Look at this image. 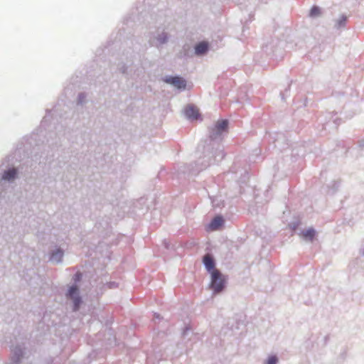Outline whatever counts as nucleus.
<instances>
[{
    "mask_svg": "<svg viewBox=\"0 0 364 364\" xmlns=\"http://www.w3.org/2000/svg\"><path fill=\"white\" fill-rule=\"evenodd\" d=\"M225 286V279L219 270H215L211 274V287L215 292L221 291Z\"/></svg>",
    "mask_w": 364,
    "mask_h": 364,
    "instance_id": "obj_1",
    "label": "nucleus"
},
{
    "mask_svg": "<svg viewBox=\"0 0 364 364\" xmlns=\"http://www.w3.org/2000/svg\"><path fill=\"white\" fill-rule=\"evenodd\" d=\"M228 122L227 120L218 121L215 127L212 129L210 134V137L214 139L218 137L223 132H225L228 129Z\"/></svg>",
    "mask_w": 364,
    "mask_h": 364,
    "instance_id": "obj_2",
    "label": "nucleus"
},
{
    "mask_svg": "<svg viewBox=\"0 0 364 364\" xmlns=\"http://www.w3.org/2000/svg\"><path fill=\"white\" fill-rule=\"evenodd\" d=\"M78 289L76 286L71 287L68 292V296L73 300L74 302V311H77L79 309L81 303L80 298L77 296Z\"/></svg>",
    "mask_w": 364,
    "mask_h": 364,
    "instance_id": "obj_3",
    "label": "nucleus"
},
{
    "mask_svg": "<svg viewBox=\"0 0 364 364\" xmlns=\"http://www.w3.org/2000/svg\"><path fill=\"white\" fill-rule=\"evenodd\" d=\"M185 115L189 119H198L200 114L198 109L193 105H188L184 109Z\"/></svg>",
    "mask_w": 364,
    "mask_h": 364,
    "instance_id": "obj_4",
    "label": "nucleus"
},
{
    "mask_svg": "<svg viewBox=\"0 0 364 364\" xmlns=\"http://www.w3.org/2000/svg\"><path fill=\"white\" fill-rule=\"evenodd\" d=\"M203 264L207 269V271L212 274V272L215 270V261L213 257L210 254H206L203 259Z\"/></svg>",
    "mask_w": 364,
    "mask_h": 364,
    "instance_id": "obj_5",
    "label": "nucleus"
},
{
    "mask_svg": "<svg viewBox=\"0 0 364 364\" xmlns=\"http://www.w3.org/2000/svg\"><path fill=\"white\" fill-rule=\"evenodd\" d=\"M166 81L178 89H185L186 85V81L180 77H171Z\"/></svg>",
    "mask_w": 364,
    "mask_h": 364,
    "instance_id": "obj_6",
    "label": "nucleus"
},
{
    "mask_svg": "<svg viewBox=\"0 0 364 364\" xmlns=\"http://www.w3.org/2000/svg\"><path fill=\"white\" fill-rule=\"evenodd\" d=\"M223 219L220 216H217L209 224L208 229L210 230H216L223 224Z\"/></svg>",
    "mask_w": 364,
    "mask_h": 364,
    "instance_id": "obj_7",
    "label": "nucleus"
},
{
    "mask_svg": "<svg viewBox=\"0 0 364 364\" xmlns=\"http://www.w3.org/2000/svg\"><path fill=\"white\" fill-rule=\"evenodd\" d=\"M208 45L207 43L201 42L196 46V53L198 55L203 54L208 50Z\"/></svg>",
    "mask_w": 364,
    "mask_h": 364,
    "instance_id": "obj_8",
    "label": "nucleus"
},
{
    "mask_svg": "<svg viewBox=\"0 0 364 364\" xmlns=\"http://www.w3.org/2000/svg\"><path fill=\"white\" fill-rule=\"evenodd\" d=\"M316 232L313 228H309L306 230H304L301 232L302 237L306 240L312 241L314 237H315Z\"/></svg>",
    "mask_w": 364,
    "mask_h": 364,
    "instance_id": "obj_9",
    "label": "nucleus"
},
{
    "mask_svg": "<svg viewBox=\"0 0 364 364\" xmlns=\"http://www.w3.org/2000/svg\"><path fill=\"white\" fill-rule=\"evenodd\" d=\"M17 171L15 168H11L5 171L3 175V179L6 181H11L15 178Z\"/></svg>",
    "mask_w": 364,
    "mask_h": 364,
    "instance_id": "obj_10",
    "label": "nucleus"
},
{
    "mask_svg": "<svg viewBox=\"0 0 364 364\" xmlns=\"http://www.w3.org/2000/svg\"><path fill=\"white\" fill-rule=\"evenodd\" d=\"M63 256V252L60 250H58L55 252L53 253L50 259L57 262H60Z\"/></svg>",
    "mask_w": 364,
    "mask_h": 364,
    "instance_id": "obj_11",
    "label": "nucleus"
},
{
    "mask_svg": "<svg viewBox=\"0 0 364 364\" xmlns=\"http://www.w3.org/2000/svg\"><path fill=\"white\" fill-rule=\"evenodd\" d=\"M321 14V9L319 7L316 6H314L310 11V16L311 17H316Z\"/></svg>",
    "mask_w": 364,
    "mask_h": 364,
    "instance_id": "obj_12",
    "label": "nucleus"
},
{
    "mask_svg": "<svg viewBox=\"0 0 364 364\" xmlns=\"http://www.w3.org/2000/svg\"><path fill=\"white\" fill-rule=\"evenodd\" d=\"M277 358L276 356H271L268 358L266 364H277Z\"/></svg>",
    "mask_w": 364,
    "mask_h": 364,
    "instance_id": "obj_13",
    "label": "nucleus"
},
{
    "mask_svg": "<svg viewBox=\"0 0 364 364\" xmlns=\"http://www.w3.org/2000/svg\"><path fill=\"white\" fill-rule=\"evenodd\" d=\"M82 274L80 272H77L74 276L75 282H79L81 279Z\"/></svg>",
    "mask_w": 364,
    "mask_h": 364,
    "instance_id": "obj_14",
    "label": "nucleus"
},
{
    "mask_svg": "<svg viewBox=\"0 0 364 364\" xmlns=\"http://www.w3.org/2000/svg\"><path fill=\"white\" fill-rule=\"evenodd\" d=\"M346 21V17H342V21H341V22L339 23V26H342L343 23H344L345 21Z\"/></svg>",
    "mask_w": 364,
    "mask_h": 364,
    "instance_id": "obj_15",
    "label": "nucleus"
}]
</instances>
